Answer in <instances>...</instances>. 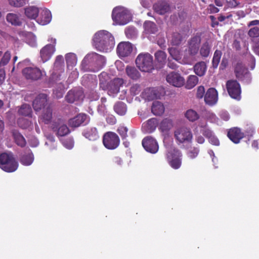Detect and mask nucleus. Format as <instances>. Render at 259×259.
<instances>
[{
  "label": "nucleus",
  "instance_id": "f257e3e1",
  "mask_svg": "<svg viewBox=\"0 0 259 259\" xmlns=\"http://www.w3.org/2000/svg\"><path fill=\"white\" fill-rule=\"evenodd\" d=\"M93 45L100 52L107 53L113 49L115 45L114 38L112 34L106 30L96 32L93 38Z\"/></svg>",
  "mask_w": 259,
  "mask_h": 259
},
{
  "label": "nucleus",
  "instance_id": "f03ea898",
  "mask_svg": "<svg viewBox=\"0 0 259 259\" xmlns=\"http://www.w3.org/2000/svg\"><path fill=\"white\" fill-rule=\"evenodd\" d=\"M112 18L116 24L123 25L130 21L131 15L127 9L123 7L118 6L113 9Z\"/></svg>",
  "mask_w": 259,
  "mask_h": 259
},
{
  "label": "nucleus",
  "instance_id": "7ed1b4c3",
  "mask_svg": "<svg viewBox=\"0 0 259 259\" xmlns=\"http://www.w3.org/2000/svg\"><path fill=\"white\" fill-rule=\"evenodd\" d=\"M174 137L178 145L192 143L193 134L191 129L187 126H181L174 131Z\"/></svg>",
  "mask_w": 259,
  "mask_h": 259
},
{
  "label": "nucleus",
  "instance_id": "20e7f679",
  "mask_svg": "<svg viewBox=\"0 0 259 259\" xmlns=\"http://www.w3.org/2000/svg\"><path fill=\"white\" fill-rule=\"evenodd\" d=\"M200 42V36H194L188 40L187 48L184 50L191 64L196 61V55L198 54Z\"/></svg>",
  "mask_w": 259,
  "mask_h": 259
},
{
  "label": "nucleus",
  "instance_id": "39448f33",
  "mask_svg": "<svg viewBox=\"0 0 259 259\" xmlns=\"http://www.w3.org/2000/svg\"><path fill=\"white\" fill-rule=\"evenodd\" d=\"M107 75L106 73H102L100 76V88L103 90H108V93L110 96H114L117 94L119 91V88L123 83V81L121 78H115L112 80L108 86L106 85V83L104 82V80L102 79L103 77L107 76Z\"/></svg>",
  "mask_w": 259,
  "mask_h": 259
},
{
  "label": "nucleus",
  "instance_id": "423d86ee",
  "mask_svg": "<svg viewBox=\"0 0 259 259\" xmlns=\"http://www.w3.org/2000/svg\"><path fill=\"white\" fill-rule=\"evenodd\" d=\"M137 67L143 72H150L153 69L152 56L149 53H141L136 59Z\"/></svg>",
  "mask_w": 259,
  "mask_h": 259
},
{
  "label": "nucleus",
  "instance_id": "0eeeda50",
  "mask_svg": "<svg viewBox=\"0 0 259 259\" xmlns=\"http://www.w3.org/2000/svg\"><path fill=\"white\" fill-rule=\"evenodd\" d=\"M83 61L91 63L92 65L95 66V69L94 71H97L101 69L105 64L106 59L102 55L96 53H91L88 54L83 59Z\"/></svg>",
  "mask_w": 259,
  "mask_h": 259
},
{
  "label": "nucleus",
  "instance_id": "6e6552de",
  "mask_svg": "<svg viewBox=\"0 0 259 259\" xmlns=\"http://www.w3.org/2000/svg\"><path fill=\"white\" fill-rule=\"evenodd\" d=\"M103 143L106 148L113 150L116 149L118 146L119 139L115 133L109 132L104 134Z\"/></svg>",
  "mask_w": 259,
  "mask_h": 259
},
{
  "label": "nucleus",
  "instance_id": "1a4fd4ad",
  "mask_svg": "<svg viewBox=\"0 0 259 259\" xmlns=\"http://www.w3.org/2000/svg\"><path fill=\"white\" fill-rule=\"evenodd\" d=\"M170 56L176 61L182 64H191L184 50L172 47L168 49Z\"/></svg>",
  "mask_w": 259,
  "mask_h": 259
},
{
  "label": "nucleus",
  "instance_id": "9d476101",
  "mask_svg": "<svg viewBox=\"0 0 259 259\" xmlns=\"http://www.w3.org/2000/svg\"><path fill=\"white\" fill-rule=\"evenodd\" d=\"M22 73L26 79L34 80L40 79L43 75V71L35 66L25 67Z\"/></svg>",
  "mask_w": 259,
  "mask_h": 259
},
{
  "label": "nucleus",
  "instance_id": "9b49d317",
  "mask_svg": "<svg viewBox=\"0 0 259 259\" xmlns=\"http://www.w3.org/2000/svg\"><path fill=\"white\" fill-rule=\"evenodd\" d=\"M227 89L229 95L234 99H240L241 89L240 84L236 80H230L227 82Z\"/></svg>",
  "mask_w": 259,
  "mask_h": 259
},
{
  "label": "nucleus",
  "instance_id": "f8f14e48",
  "mask_svg": "<svg viewBox=\"0 0 259 259\" xmlns=\"http://www.w3.org/2000/svg\"><path fill=\"white\" fill-rule=\"evenodd\" d=\"M166 80L169 84L177 88L181 87L185 83L184 78L180 73L174 71L166 75Z\"/></svg>",
  "mask_w": 259,
  "mask_h": 259
},
{
  "label": "nucleus",
  "instance_id": "ddd939ff",
  "mask_svg": "<svg viewBox=\"0 0 259 259\" xmlns=\"http://www.w3.org/2000/svg\"><path fill=\"white\" fill-rule=\"evenodd\" d=\"M48 96L46 94L38 95L33 101V108L36 112H38L48 106Z\"/></svg>",
  "mask_w": 259,
  "mask_h": 259
},
{
  "label": "nucleus",
  "instance_id": "4468645a",
  "mask_svg": "<svg viewBox=\"0 0 259 259\" xmlns=\"http://www.w3.org/2000/svg\"><path fill=\"white\" fill-rule=\"evenodd\" d=\"M133 47V45L128 41L120 42L117 47V54L120 58L128 57L132 54Z\"/></svg>",
  "mask_w": 259,
  "mask_h": 259
},
{
  "label": "nucleus",
  "instance_id": "2eb2a0df",
  "mask_svg": "<svg viewBox=\"0 0 259 259\" xmlns=\"http://www.w3.org/2000/svg\"><path fill=\"white\" fill-rule=\"evenodd\" d=\"M174 126L172 120L169 118H165L160 123L159 129L165 141L170 136V130Z\"/></svg>",
  "mask_w": 259,
  "mask_h": 259
},
{
  "label": "nucleus",
  "instance_id": "dca6fc26",
  "mask_svg": "<svg viewBox=\"0 0 259 259\" xmlns=\"http://www.w3.org/2000/svg\"><path fill=\"white\" fill-rule=\"evenodd\" d=\"M51 42L53 44L47 45L40 50V55L43 62L48 61L55 51L56 39L52 38Z\"/></svg>",
  "mask_w": 259,
  "mask_h": 259
},
{
  "label": "nucleus",
  "instance_id": "f3484780",
  "mask_svg": "<svg viewBox=\"0 0 259 259\" xmlns=\"http://www.w3.org/2000/svg\"><path fill=\"white\" fill-rule=\"evenodd\" d=\"M142 145L146 151L153 154L156 153L159 149L157 141L151 137L145 138L142 141Z\"/></svg>",
  "mask_w": 259,
  "mask_h": 259
},
{
  "label": "nucleus",
  "instance_id": "a211bd4d",
  "mask_svg": "<svg viewBox=\"0 0 259 259\" xmlns=\"http://www.w3.org/2000/svg\"><path fill=\"white\" fill-rule=\"evenodd\" d=\"M52 128L58 136H64L70 132L65 122L61 119L54 122L52 125Z\"/></svg>",
  "mask_w": 259,
  "mask_h": 259
},
{
  "label": "nucleus",
  "instance_id": "6ab92c4d",
  "mask_svg": "<svg viewBox=\"0 0 259 259\" xmlns=\"http://www.w3.org/2000/svg\"><path fill=\"white\" fill-rule=\"evenodd\" d=\"M235 72L236 77L246 83L250 81L251 76L247 69L242 64L238 63L235 67Z\"/></svg>",
  "mask_w": 259,
  "mask_h": 259
},
{
  "label": "nucleus",
  "instance_id": "aec40b11",
  "mask_svg": "<svg viewBox=\"0 0 259 259\" xmlns=\"http://www.w3.org/2000/svg\"><path fill=\"white\" fill-rule=\"evenodd\" d=\"M218 92L214 88H210L204 96V101L209 105H213L218 101Z\"/></svg>",
  "mask_w": 259,
  "mask_h": 259
},
{
  "label": "nucleus",
  "instance_id": "412c9836",
  "mask_svg": "<svg viewBox=\"0 0 259 259\" xmlns=\"http://www.w3.org/2000/svg\"><path fill=\"white\" fill-rule=\"evenodd\" d=\"M84 98L82 90H74L70 91L66 96V100L69 103H73L77 100H82Z\"/></svg>",
  "mask_w": 259,
  "mask_h": 259
},
{
  "label": "nucleus",
  "instance_id": "4be33fe9",
  "mask_svg": "<svg viewBox=\"0 0 259 259\" xmlns=\"http://www.w3.org/2000/svg\"><path fill=\"white\" fill-rule=\"evenodd\" d=\"M89 121V118L85 114H79L69 120V124L72 127H78L82 123L85 124Z\"/></svg>",
  "mask_w": 259,
  "mask_h": 259
},
{
  "label": "nucleus",
  "instance_id": "5701e85b",
  "mask_svg": "<svg viewBox=\"0 0 259 259\" xmlns=\"http://www.w3.org/2000/svg\"><path fill=\"white\" fill-rule=\"evenodd\" d=\"M52 20L51 11L47 9H44L40 13V16L37 20L38 23L45 25L49 24Z\"/></svg>",
  "mask_w": 259,
  "mask_h": 259
},
{
  "label": "nucleus",
  "instance_id": "b1692460",
  "mask_svg": "<svg viewBox=\"0 0 259 259\" xmlns=\"http://www.w3.org/2000/svg\"><path fill=\"white\" fill-rule=\"evenodd\" d=\"M63 57L61 55L58 56L54 63V68L52 75L53 79H56L58 77V72H61L63 70Z\"/></svg>",
  "mask_w": 259,
  "mask_h": 259
},
{
  "label": "nucleus",
  "instance_id": "393cba45",
  "mask_svg": "<svg viewBox=\"0 0 259 259\" xmlns=\"http://www.w3.org/2000/svg\"><path fill=\"white\" fill-rule=\"evenodd\" d=\"M228 136L232 142L237 144L243 138V134L241 133L239 128L235 127L229 131Z\"/></svg>",
  "mask_w": 259,
  "mask_h": 259
},
{
  "label": "nucleus",
  "instance_id": "a878e982",
  "mask_svg": "<svg viewBox=\"0 0 259 259\" xmlns=\"http://www.w3.org/2000/svg\"><path fill=\"white\" fill-rule=\"evenodd\" d=\"M142 95L144 98L148 100H152L160 97V94L158 90L155 88L146 89L143 92Z\"/></svg>",
  "mask_w": 259,
  "mask_h": 259
},
{
  "label": "nucleus",
  "instance_id": "bb28decb",
  "mask_svg": "<svg viewBox=\"0 0 259 259\" xmlns=\"http://www.w3.org/2000/svg\"><path fill=\"white\" fill-rule=\"evenodd\" d=\"M167 160L169 162H180L182 160V154L178 149H171L166 154Z\"/></svg>",
  "mask_w": 259,
  "mask_h": 259
},
{
  "label": "nucleus",
  "instance_id": "cd10ccee",
  "mask_svg": "<svg viewBox=\"0 0 259 259\" xmlns=\"http://www.w3.org/2000/svg\"><path fill=\"white\" fill-rule=\"evenodd\" d=\"M153 7L155 12L161 15L164 14L170 10L169 4L165 2H158Z\"/></svg>",
  "mask_w": 259,
  "mask_h": 259
},
{
  "label": "nucleus",
  "instance_id": "c85d7f7f",
  "mask_svg": "<svg viewBox=\"0 0 259 259\" xmlns=\"http://www.w3.org/2000/svg\"><path fill=\"white\" fill-rule=\"evenodd\" d=\"M125 72L129 78L134 80L139 79L141 77L140 72L133 66H127L125 69Z\"/></svg>",
  "mask_w": 259,
  "mask_h": 259
},
{
  "label": "nucleus",
  "instance_id": "c756f323",
  "mask_svg": "<svg viewBox=\"0 0 259 259\" xmlns=\"http://www.w3.org/2000/svg\"><path fill=\"white\" fill-rule=\"evenodd\" d=\"M65 59L68 70H72L77 64V57L75 54L69 53L66 55Z\"/></svg>",
  "mask_w": 259,
  "mask_h": 259
},
{
  "label": "nucleus",
  "instance_id": "7c9ffc66",
  "mask_svg": "<svg viewBox=\"0 0 259 259\" xmlns=\"http://www.w3.org/2000/svg\"><path fill=\"white\" fill-rule=\"evenodd\" d=\"M52 110L50 107H47L42 110V113L40 119L45 123H49L52 119Z\"/></svg>",
  "mask_w": 259,
  "mask_h": 259
},
{
  "label": "nucleus",
  "instance_id": "2f4dec72",
  "mask_svg": "<svg viewBox=\"0 0 259 259\" xmlns=\"http://www.w3.org/2000/svg\"><path fill=\"white\" fill-rule=\"evenodd\" d=\"M39 10L34 6H30L25 9V14L27 17L31 19H35L38 16Z\"/></svg>",
  "mask_w": 259,
  "mask_h": 259
},
{
  "label": "nucleus",
  "instance_id": "473e14b6",
  "mask_svg": "<svg viewBox=\"0 0 259 259\" xmlns=\"http://www.w3.org/2000/svg\"><path fill=\"white\" fill-rule=\"evenodd\" d=\"M164 107L161 102L159 101H155L153 103L151 110L154 115H162L164 112Z\"/></svg>",
  "mask_w": 259,
  "mask_h": 259
},
{
  "label": "nucleus",
  "instance_id": "72a5a7b5",
  "mask_svg": "<svg viewBox=\"0 0 259 259\" xmlns=\"http://www.w3.org/2000/svg\"><path fill=\"white\" fill-rule=\"evenodd\" d=\"M18 167V163H0V168L7 172L15 171Z\"/></svg>",
  "mask_w": 259,
  "mask_h": 259
},
{
  "label": "nucleus",
  "instance_id": "f704fd0d",
  "mask_svg": "<svg viewBox=\"0 0 259 259\" xmlns=\"http://www.w3.org/2000/svg\"><path fill=\"white\" fill-rule=\"evenodd\" d=\"M195 73L199 76L204 75L206 70V65L204 62H199L196 63L194 66Z\"/></svg>",
  "mask_w": 259,
  "mask_h": 259
},
{
  "label": "nucleus",
  "instance_id": "c9c22d12",
  "mask_svg": "<svg viewBox=\"0 0 259 259\" xmlns=\"http://www.w3.org/2000/svg\"><path fill=\"white\" fill-rule=\"evenodd\" d=\"M83 135L91 141H95L99 138L98 132L95 127H91L87 129L84 132Z\"/></svg>",
  "mask_w": 259,
  "mask_h": 259
},
{
  "label": "nucleus",
  "instance_id": "e433bc0d",
  "mask_svg": "<svg viewBox=\"0 0 259 259\" xmlns=\"http://www.w3.org/2000/svg\"><path fill=\"white\" fill-rule=\"evenodd\" d=\"M156 120L155 118H151L148 120L146 122L143 124L142 127L145 128V131L148 133H151L154 131L156 128Z\"/></svg>",
  "mask_w": 259,
  "mask_h": 259
},
{
  "label": "nucleus",
  "instance_id": "4c0bfd02",
  "mask_svg": "<svg viewBox=\"0 0 259 259\" xmlns=\"http://www.w3.org/2000/svg\"><path fill=\"white\" fill-rule=\"evenodd\" d=\"M198 82V78L194 75H189L187 79L186 88L187 89H191L195 87Z\"/></svg>",
  "mask_w": 259,
  "mask_h": 259
},
{
  "label": "nucleus",
  "instance_id": "58836bf2",
  "mask_svg": "<svg viewBox=\"0 0 259 259\" xmlns=\"http://www.w3.org/2000/svg\"><path fill=\"white\" fill-rule=\"evenodd\" d=\"M15 157L11 152H5L0 154V162H14Z\"/></svg>",
  "mask_w": 259,
  "mask_h": 259
},
{
  "label": "nucleus",
  "instance_id": "ea45409f",
  "mask_svg": "<svg viewBox=\"0 0 259 259\" xmlns=\"http://www.w3.org/2000/svg\"><path fill=\"white\" fill-rule=\"evenodd\" d=\"M204 118L212 123L221 124V122L214 113L210 111H206L204 114Z\"/></svg>",
  "mask_w": 259,
  "mask_h": 259
},
{
  "label": "nucleus",
  "instance_id": "a19ab883",
  "mask_svg": "<svg viewBox=\"0 0 259 259\" xmlns=\"http://www.w3.org/2000/svg\"><path fill=\"white\" fill-rule=\"evenodd\" d=\"M186 118L190 121H195L197 120L199 116L197 112L193 109H189L185 112Z\"/></svg>",
  "mask_w": 259,
  "mask_h": 259
},
{
  "label": "nucleus",
  "instance_id": "79ce46f5",
  "mask_svg": "<svg viewBox=\"0 0 259 259\" xmlns=\"http://www.w3.org/2000/svg\"><path fill=\"white\" fill-rule=\"evenodd\" d=\"M7 21L14 25H20L21 24V20L17 14L13 13H9L7 16Z\"/></svg>",
  "mask_w": 259,
  "mask_h": 259
},
{
  "label": "nucleus",
  "instance_id": "37998d69",
  "mask_svg": "<svg viewBox=\"0 0 259 259\" xmlns=\"http://www.w3.org/2000/svg\"><path fill=\"white\" fill-rule=\"evenodd\" d=\"M32 109L29 105L23 104L20 107L18 110V113L19 115L23 116H29L31 114Z\"/></svg>",
  "mask_w": 259,
  "mask_h": 259
},
{
  "label": "nucleus",
  "instance_id": "c03bdc74",
  "mask_svg": "<svg viewBox=\"0 0 259 259\" xmlns=\"http://www.w3.org/2000/svg\"><path fill=\"white\" fill-rule=\"evenodd\" d=\"M115 111L120 115H124L126 111V105L122 102H118L114 105Z\"/></svg>",
  "mask_w": 259,
  "mask_h": 259
},
{
  "label": "nucleus",
  "instance_id": "a18cd8bd",
  "mask_svg": "<svg viewBox=\"0 0 259 259\" xmlns=\"http://www.w3.org/2000/svg\"><path fill=\"white\" fill-rule=\"evenodd\" d=\"M145 30L148 33H154L157 31V27L154 23L151 21H146L144 23Z\"/></svg>",
  "mask_w": 259,
  "mask_h": 259
},
{
  "label": "nucleus",
  "instance_id": "49530a36",
  "mask_svg": "<svg viewBox=\"0 0 259 259\" xmlns=\"http://www.w3.org/2000/svg\"><path fill=\"white\" fill-rule=\"evenodd\" d=\"M211 46L208 42H205L202 45L200 50V53L203 57H207L210 53Z\"/></svg>",
  "mask_w": 259,
  "mask_h": 259
},
{
  "label": "nucleus",
  "instance_id": "de8ad7c7",
  "mask_svg": "<svg viewBox=\"0 0 259 259\" xmlns=\"http://www.w3.org/2000/svg\"><path fill=\"white\" fill-rule=\"evenodd\" d=\"M222 54L221 51L216 50L215 51L212 61V66L214 68H217L218 66Z\"/></svg>",
  "mask_w": 259,
  "mask_h": 259
},
{
  "label": "nucleus",
  "instance_id": "09e8293b",
  "mask_svg": "<svg viewBox=\"0 0 259 259\" xmlns=\"http://www.w3.org/2000/svg\"><path fill=\"white\" fill-rule=\"evenodd\" d=\"M155 57L156 60L162 64L165 63L166 59V54L163 51H157L155 54Z\"/></svg>",
  "mask_w": 259,
  "mask_h": 259
},
{
  "label": "nucleus",
  "instance_id": "8fccbe9b",
  "mask_svg": "<svg viewBox=\"0 0 259 259\" xmlns=\"http://www.w3.org/2000/svg\"><path fill=\"white\" fill-rule=\"evenodd\" d=\"M47 141L46 142V145L49 146L50 149L52 150L54 149L56 147V143L55 141L54 137L51 135L48 134L46 135Z\"/></svg>",
  "mask_w": 259,
  "mask_h": 259
},
{
  "label": "nucleus",
  "instance_id": "3c124183",
  "mask_svg": "<svg viewBox=\"0 0 259 259\" xmlns=\"http://www.w3.org/2000/svg\"><path fill=\"white\" fill-rule=\"evenodd\" d=\"M182 40V37L181 34L179 33L176 32L172 34L170 41L172 45L177 46L181 43Z\"/></svg>",
  "mask_w": 259,
  "mask_h": 259
},
{
  "label": "nucleus",
  "instance_id": "603ef678",
  "mask_svg": "<svg viewBox=\"0 0 259 259\" xmlns=\"http://www.w3.org/2000/svg\"><path fill=\"white\" fill-rule=\"evenodd\" d=\"M11 57V53L9 51L6 52L0 61V67L7 65Z\"/></svg>",
  "mask_w": 259,
  "mask_h": 259
},
{
  "label": "nucleus",
  "instance_id": "864d4df0",
  "mask_svg": "<svg viewBox=\"0 0 259 259\" xmlns=\"http://www.w3.org/2000/svg\"><path fill=\"white\" fill-rule=\"evenodd\" d=\"M27 42L31 47L36 46V37L31 33H28L27 34Z\"/></svg>",
  "mask_w": 259,
  "mask_h": 259
},
{
  "label": "nucleus",
  "instance_id": "5fc2aeb1",
  "mask_svg": "<svg viewBox=\"0 0 259 259\" xmlns=\"http://www.w3.org/2000/svg\"><path fill=\"white\" fill-rule=\"evenodd\" d=\"M15 140L17 144L21 147H23L25 145L26 142L24 138L20 134H16L15 135Z\"/></svg>",
  "mask_w": 259,
  "mask_h": 259
},
{
  "label": "nucleus",
  "instance_id": "6e6d98bb",
  "mask_svg": "<svg viewBox=\"0 0 259 259\" xmlns=\"http://www.w3.org/2000/svg\"><path fill=\"white\" fill-rule=\"evenodd\" d=\"M141 88L139 84H134L130 88V92L132 95L135 96L138 95L141 91Z\"/></svg>",
  "mask_w": 259,
  "mask_h": 259
},
{
  "label": "nucleus",
  "instance_id": "4d7b16f0",
  "mask_svg": "<svg viewBox=\"0 0 259 259\" xmlns=\"http://www.w3.org/2000/svg\"><path fill=\"white\" fill-rule=\"evenodd\" d=\"M27 0H9L10 5L15 7H20L26 4Z\"/></svg>",
  "mask_w": 259,
  "mask_h": 259
},
{
  "label": "nucleus",
  "instance_id": "13d9d810",
  "mask_svg": "<svg viewBox=\"0 0 259 259\" xmlns=\"http://www.w3.org/2000/svg\"><path fill=\"white\" fill-rule=\"evenodd\" d=\"M62 144L66 148L72 149L74 145V142L72 138H67L63 140Z\"/></svg>",
  "mask_w": 259,
  "mask_h": 259
},
{
  "label": "nucleus",
  "instance_id": "bf43d9fd",
  "mask_svg": "<svg viewBox=\"0 0 259 259\" xmlns=\"http://www.w3.org/2000/svg\"><path fill=\"white\" fill-rule=\"evenodd\" d=\"M225 2L226 4L225 6V9H227L228 8H235L239 4L236 0H225Z\"/></svg>",
  "mask_w": 259,
  "mask_h": 259
},
{
  "label": "nucleus",
  "instance_id": "052dcab7",
  "mask_svg": "<svg viewBox=\"0 0 259 259\" xmlns=\"http://www.w3.org/2000/svg\"><path fill=\"white\" fill-rule=\"evenodd\" d=\"M248 34L250 37H257L259 36V28L257 27H254L251 28L248 32Z\"/></svg>",
  "mask_w": 259,
  "mask_h": 259
},
{
  "label": "nucleus",
  "instance_id": "680f3d73",
  "mask_svg": "<svg viewBox=\"0 0 259 259\" xmlns=\"http://www.w3.org/2000/svg\"><path fill=\"white\" fill-rule=\"evenodd\" d=\"M127 128L123 126H120L118 129V132L122 139H125L127 137Z\"/></svg>",
  "mask_w": 259,
  "mask_h": 259
},
{
  "label": "nucleus",
  "instance_id": "e2e57ef3",
  "mask_svg": "<svg viewBox=\"0 0 259 259\" xmlns=\"http://www.w3.org/2000/svg\"><path fill=\"white\" fill-rule=\"evenodd\" d=\"M205 89L203 86L200 85L197 88L196 97L197 98L202 99L204 97Z\"/></svg>",
  "mask_w": 259,
  "mask_h": 259
},
{
  "label": "nucleus",
  "instance_id": "0e129e2a",
  "mask_svg": "<svg viewBox=\"0 0 259 259\" xmlns=\"http://www.w3.org/2000/svg\"><path fill=\"white\" fill-rule=\"evenodd\" d=\"M18 123L22 128H25L30 124L28 120H25L23 119H19L18 121Z\"/></svg>",
  "mask_w": 259,
  "mask_h": 259
},
{
  "label": "nucleus",
  "instance_id": "69168bd1",
  "mask_svg": "<svg viewBox=\"0 0 259 259\" xmlns=\"http://www.w3.org/2000/svg\"><path fill=\"white\" fill-rule=\"evenodd\" d=\"M220 116L223 120L228 121L230 118V115L228 112L226 111H222L220 113Z\"/></svg>",
  "mask_w": 259,
  "mask_h": 259
},
{
  "label": "nucleus",
  "instance_id": "338daca9",
  "mask_svg": "<svg viewBox=\"0 0 259 259\" xmlns=\"http://www.w3.org/2000/svg\"><path fill=\"white\" fill-rule=\"evenodd\" d=\"M202 133L204 136L208 139L213 135L211 130L206 128H204L202 130Z\"/></svg>",
  "mask_w": 259,
  "mask_h": 259
},
{
  "label": "nucleus",
  "instance_id": "774afa93",
  "mask_svg": "<svg viewBox=\"0 0 259 259\" xmlns=\"http://www.w3.org/2000/svg\"><path fill=\"white\" fill-rule=\"evenodd\" d=\"M209 142L214 145L218 146L220 144L219 141L213 135L208 139Z\"/></svg>",
  "mask_w": 259,
  "mask_h": 259
}]
</instances>
